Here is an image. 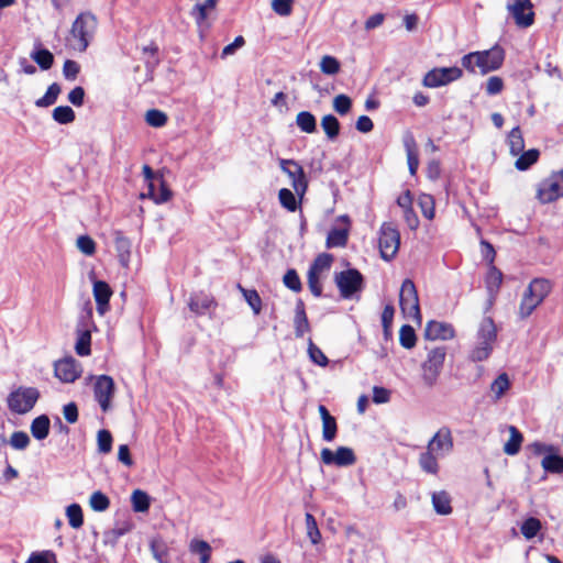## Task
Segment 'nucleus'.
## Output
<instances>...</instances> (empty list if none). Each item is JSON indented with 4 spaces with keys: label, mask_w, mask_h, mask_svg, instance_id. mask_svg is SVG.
<instances>
[{
    "label": "nucleus",
    "mask_w": 563,
    "mask_h": 563,
    "mask_svg": "<svg viewBox=\"0 0 563 563\" xmlns=\"http://www.w3.org/2000/svg\"><path fill=\"white\" fill-rule=\"evenodd\" d=\"M98 21L93 13L81 12L71 24L70 41L74 49L85 52L95 36Z\"/></svg>",
    "instance_id": "1"
},
{
    "label": "nucleus",
    "mask_w": 563,
    "mask_h": 563,
    "mask_svg": "<svg viewBox=\"0 0 563 563\" xmlns=\"http://www.w3.org/2000/svg\"><path fill=\"white\" fill-rule=\"evenodd\" d=\"M446 356L445 346H435L428 350L426 361L421 364L422 382L428 387H433L442 372Z\"/></svg>",
    "instance_id": "2"
},
{
    "label": "nucleus",
    "mask_w": 563,
    "mask_h": 563,
    "mask_svg": "<svg viewBox=\"0 0 563 563\" xmlns=\"http://www.w3.org/2000/svg\"><path fill=\"white\" fill-rule=\"evenodd\" d=\"M400 245V232L391 222H384L379 229L378 247L380 257L390 262L398 253Z\"/></svg>",
    "instance_id": "3"
},
{
    "label": "nucleus",
    "mask_w": 563,
    "mask_h": 563,
    "mask_svg": "<svg viewBox=\"0 0 563 563\" xmlns=\"http://www.w3.org/2000/svg\"><path fill=\"white\" fill-rule=\"evenodd\" d=\"M334 282L344 299H351L361 292L365 286L364 276L356 268H347L334 276Z\"/></svg>",
    "instance_id": "4"
},
{
    "label": "nucleus",
    "mask_w": 563,
    "mask_h": 563,
    "mask_svg": "<svg viewBox=\"0 0 563 563\" xmlns=\"http://www.w3.org/2000/svg\"><path fill=\"white\" fill-rule=\"evenodd\" d=\"M563 197V168L554 170L543 179L537 189V199L542 203H551Z\"/></svg>",
    "instance_id": "5"
},
{
    "label": "nucleus",
    "mask_w": 563,
    "mask_h": 563,
    "mask_svg": "<svg viewBox=\"0 0 563 563\" xmlns=\"http://www.w3.org/2000/svg\"><path fill=\"white\" fill-rule=\"evenodd\" d=\"M38 398L40 391L36 388L19 387L9 394L8 408L14 413L24 415L33 409Z\"/></svg>",
    "instance_id": "6"
},
{
    "label": "nucleus",
    "mask_w": 563,
    "mask_h": 563,
    "mask_svg": "<svg viewBox=\"0 0 563 563\" xmlns=\"http://www.w3.org/2000/svg\"><path fill=\"white\" fill-rule=\"evenodd\" d=\"M279 167L289 177L297 196L303 199L308 190V179L302 166L295 159L279 158Z\"/></svg>",
    "instance_id": "7"
},
{
    "label": "nucleus",
    "mask_w": 563,
    "mask_h": 563,
    "mask_svg": "<svg viewBox=\"0 0 563 563\" xmlns=\"http://www.w3.org/2000/svg\"><path fill=\"white\" fill-rule=\"evenodd\" d=\"M399 306L405 314H410L418 321L421 320L417 288L409 278L402 282L399 292Z\"/></svg>",
    "instance_id": "8"
},
{
    "label": "nucleus",
    "mask_w": 563,
    "mask_h": 563,
    "mask_svg": "<svg viewBox=\"0 0 563 563\" xmlns=\"http://www.w3.org/2000/svg\"><path fill=\"white\" fill-rule=\"evenodd\" d=\"M462 76L463 70L457 66L433 68L424 75L422 84L428 88H438L449 85L460 79Z\"/></svg>",
    "instance_id": "9"
},
{
    "label": "nucleus",
    "mask_w": 563,
    "mask_h": 563,
    "mask_svg": "<svg viewBox=\"0 0 563 563\" xmlns=\"http://www.w3.org/2000/svg\"><path fill=\"white\" fill-rule=\"evenodd\" d=\"M93 396L103 412L111 409V400L115 393V384L111 376L102 374L95 377Z\"/></svg>",
    "instance_id": "10"
},
{
    "label": "nucleus",
    "mask_w": 563,
    "mask_h": 563,
    "mask_svg": "<svg viewBox=\"0 0 563 563\" xmlns=\"http://www.w3.org/2000/svg\"><path fill=\"white\" fill-rule=\"evenodd\" d=\"M504 59L505 51L499 45H495L490 49L477 52L476 66L481 69V74L485 75L499 69Z\"/></svg>",
    "instance_id": "11"
},
{
    "label": "nucleus",
    "mask_w": 563,
    "mask_h": 563,
    "mask_svg": "<svg viewBox=\"0 0 563 563\" xmlns=\"http://www.w3.org/2000/svg\"><path fill=\"white\" fill-rule=\"evenodd\" d=\"M321 461L325 465L344 467L353 465L356 462V456L354 451L347 446H339L335 452L324 448L321 450Z\"/></svg>",
    "instance_id": "12"
},
{
    "label": "nucleus",
    "mask_w": 563,
    "mask_h": 563,
    "mask_svg": "<svg viewBox=\"0 0 563 563\" xmlns=\"http://www.w3.org/2000/svg\"><path fill=\"white\" fill-rule=\"evenodd\" d=\"M54 373L63 383H74L79 378L81 368L79 363L73 356H68L55 362Z\"/></svg>",
    "instance_id": "13"
},
{
    "label": "nucleus",
    "mask_w": 563,
    "mask_h": 563,
    "mask_svg": "<svg viewBox=\"0 0 563 563\" xmlns=\"http://www.w3.org/2000/svg\"><path fill=\"white\" fill-rule=\"evenodd\" d=\"M455 336V330L452 324L430 320L424 328V338L427 340H451Z\"/></svg>",
    "instance_id": "14"
},
{
    "label": "nucleus",
    "mask_w": 563,
    "mask_h": 563,
    "mask_svg": "<svg viewBox=\"0 0 563 563\" xmlns=\"http://www.w3.org/2000/svg\"><path fill=\"white\" fill-rule=\"evenodd\" d=\"M92 292L97 305V311L99 314L103 316L109 310L112 289L107 282L95 280Z\"/></svg>",
    "instance_id": "15"
},
{
    "label": "nucleus",
    "mask_w": 563,
    "mask_h": 563,
    "mask_svg": "<svg viewBox=\"0 0 563 563\" xmlns=\"http://www.w3.org/2000/svg\"><path fill=\"white\" fill-rule=\"evenodd\" d=\"M217 302L214 298L203 291L194 292L188 300V307L191 312L197 316L206 314L211 308H214Z\"/></svg>",
    "instance_id": "16"
},
{
    "label": "nucleus",
    "mask_w": 563,
    "mask_h": 563,
    "mask_svg": "<svg viewBox=\"0 0 563 563\" xmlns=\"http://www.w3.org/2000/svg\"><path fill=\"white\" fill-rule=\"evenodd\" d=\"M404 147L407 154V163L410 175H416L419 167L417 142L411 132H406L402 137Z\"/></svg>",
    "instance_id": "17"
},
{
    "label": "nucleus",
    "mask_w": 563,
    "mask_h": 563,
    "mask_svg": "<svg viewBox=\"0 0 563 563\" xmlns=\"http://www.w3.org/2000/svg\"><path fill=\"white\" fill-rule=\"evenodd\" d=\"M294 329L296 338H302L310 331V323L306 313V307L302 299L298 298L295 306Z\"/></svg>",
    "instance_id": "18"
},
{
    "label": "nucleus",
    "mask_w": 563,
    "mask_h": 563,
    "mask_svg": "<svg viewBox=\"0 0 563 563\" xmlns=\"http://www.w3.org/2000/svg\"><path fill=\"white\" fill-rule=\"evenodd\" d=\"M430 451L450 452L453 449V439L448 428L440 429L429 441Z\"/></svg>",
    "instance_id": "19"
},
{
    "label": "nucleus",
    "mask_w": 563,
    "mask_h": 563,
    "mask_svg": "<svg viewBox=\"0 0 563 563\" xmlns=\"http://www.w3.org/2000/svg\"><path fill=\"white\" fill-rule=\"evenodd\" d=\"M478 342L488 343V345H494L497 339V328L494 323V320L490 317H485L478 328L477 331Z\"/></svg>",
    "instance_id": "20"
},
{
    "label": "nucleus",
    "mask_w": 563,
    "mask_h": 563,
    "mask_svg": "<svg viewBox=\"0 0 563 563\" xmlns=\"http://www.w3.org/2000/svg\"><path fill=\"white\" fill-rule=\"evenodd\" d=\"M77 340L75 351L79 356L91 354V332L89 328H76Z\"/></svg>",
    "instance_id": "21"
},
{
    "label": "nucleus",
    "mask_w": 563,
    "mask_h": 563,
    "mask_svg": "<svg viewBox=\"0 0 563 563\" xmlns=\"http://www.w3.org/2000/svg\"><path fill=\"white\" fill-rule=\"evenodd\" d=\"M30 56L42 70H48L54 64L53 53L43 47L41 43L35 45Z\"/></svg>",
    "instance_id": "22"
},
{
    "label": "nucleus",
    "mask_w": 563,
    "mask_h": 563,
    "mask_svg": "<svg viewBox=\"0 0 563 563\" xmlns=\"http://www.w3.org/2000/svg\"><path fill=\"white\" fill-rule=\"evenodd\" d=\"M350 228H332L328 232L325 245L328 249L344 247L349 241Z\"/></svg>",
    "instance_id": "23"
},
{
    "label": "nucleus",
    "mask_w": 563,
    "mask_h": 563,
    "mask_svg": "<svg viewBox=\"0 0 563 563\" xmlns=\"http://www.w3.org/2000/svg\"><path fill=\"white\" fill-rule=\"evenodd\" d=\"M51 421L46 415H41L33 419L31 423V433L36 440H44L49 434Z\"/></svg>",
    "instance_id": "24"
},
{
    "label": "nucleus",
    "mask_w": 563,
    "mask_h": 563,
    "mask_svg": "<svg viewBox=\"0 0 563 563\" xmlns=\"http://www.w3.org/2000/svg\"><path fill=\"white\" fill-rule=\"evenodd\" d=\"M432 505L438 515L446 516L452 512L451 497L445 490L432 494Z\"/></svg>",
    "instance_id": "25"
},
{
    "label": "nucleus",
    "mask_w": 563,
    "mask_h": 563,
    "mask_svg": "<svg viewBox=\"0 0 563 563\" xmlns=\"http://www.w3.org/2000/svg\"><path fill=\"white\" fill-rule=\"evenodd\" d=\"M278 200L283 208L289 212H295L299 209L302 199H300L296 192H292L288 188H282L278 191Z\"/></svg>",
    "instance_id": "26"
},
{
    "label": "nucleus",
    "mask_w": 563,
    "mask_h": 563,
    "mask_svg": "<svg viewBox=\"0 0 563 563\" xmlns=\"http://www.w3.org/2000/svg\"><path fill=\"white\" fill-rule=\"evenodd\" d=\"M541 465L543 470L552 474L563 473V456L559 455L555 451H550L542 459Z\"/></svg>",
    "instance_id": "27"
},
{
    "label": "nucleus",
    "mask_w": 563,
    "mask_h": 563,
    "mask_svg": "<svg viewBox=\"0 0 563 563\" xmlns=\"http://www.w3.org/2000/svg\"><path fill=\"white\" fill-rule=\"evenodd\" d=\"M507 9L511 13L512 18L516 21V24L521 27H529L534 22V12L532 10H529L527 13H525V10H527L523 7L516 5H507Z\"/></svg>",
    "instance_id": "28"
},
{
    "label": "nucleus",
    "mask_w": 563,
    "mask_h": 563,
    "mask_svg": "<svg viewBox=\"0 0 563 563\" xmlns=\"http://www.w3.org/2000/svg\"><path fill=\"white\" fill-rule=\"evenodd\" d=\"M527 290H529L532 297L542 302L551 291V283L545 278H534L529 284Z\"/></svg>",
    "instance_id": "29"
},
{
    "label": "nucleus",
    "mask_w": 563,
    "mask_h": 563,
    "mask_svg": "<svg viewBox=\"0 0 563 563\" xmlns=\"http://www.w3.org/2000/svg\"><path fill=\"white\" fill-rule=\"evenodd\" d=\"M509 440L504 445V452L508 455H516L521 448L523 435L515 426L509 427Z\"/></svg>",
    "instance_id": "30"
},
{
    "label": "nucleus",
    "mask_w": 563,
    "mask_h": 563,
    "mask_svg": "<svg viewBox=\"0 0 563 563\" xmlns=\"http://www.w3.org/2000/svg\"><path fill=\"white\" fill-rule=\"evenodd\" d=\"M296 124L301 132L308 134L317 132V119L310 111H300L296 117Z\"/></svg>",
    "instance_id": "31"
},
{
    "label": "nucleus",
    "mask_w": 563,
    "mask_h": 563,
    "mask_svg": "<svg viewBox=\"0 0 563 563\" xmlns=\"http://www.w3.org/2000/svg\"><path fill=\"white\" fill-rule=\"evenodd\" d=\"M539 156L540 152L537 148H530L526 152L522 151L515 163V167L521 172L528 170L538 162Z\"/></svg>",
    "instance_id": "32"
},
{
    "label": "nucleus",
    "mask_w": 563,
    "mask_h": 563,
    "mask_svg": "<svg viewBox=\"0 0 563 563\" xmlns=\"http://www.w3.org/2000/svg\"><path fill=\"white\" fill-rule=\"evenodd\" d=\"M62 92V87L57 82H53L48 86L46 92L43 97L35 100V106L37 108H47L49 106H53Z\"/></svg>",
    "instance_id": "33"
},
{
    "label": "nucleus",
    "mask_w": 563,
    "mask_h": 563,
    "mask_svg": "<svg viewBox=\"0 0 563 563\" xmlns=\"http://www.w3.org/2000/svg\"><path fill=\"white\" fill-rule=\"evenodd\" d=\"M321 128L329 140H334L340 134L341 124L333 114H325L321 120Z\"/></svg>",
    "instance_id": "34"
},
{
    "label": "nucleus",
    "mask_w": 563,
    "mask_h": 563,
    "mask_svg": "<svg viewBox=\"0 0 563 563\" xmlns=\"http://www.w3.org/2000/svg\"><path fill=\"white\" fill-rule=\"evenodd\" d=\"M132 508L135 512H145L150 509L151 498L147 493L135 489L131 496Z\"/></svg>",
    "instance_id": "35"
},
{
    "label": "nucleus",
    "mask_w": 563,
    "mask_h": 563,
    "mask_svg": "<svg viewBox=\"0 0 563 563\" xmlns=\"http://www.w3.org/2000/svg\"><path fill=\"white\" fill-rule=\"evenodd\" d=\"M433 452L434 451L428 449L426 452L421 453L419 456V465L426 473L435 475L439 472V464Z\"/></svg>",
    "instance_id": "36"
},
{
    "label": "nucleus",
    "mask_w": 563,
    "mask_h": 563,
    "mask_svg": "<svg viewBox=\"0 0 563 563\" xmlns=\"http://www.w3.org/2000/svg\"><path fill=\"white\" fill-rule=\"evenodd\" d=\"M541 303V301H539L536 297H532V295L529 294V290H526L519 306L520 318H528L534 311V309Z\"/></svg>",
    "instance_id": "37"
},
{
    "label": "nucleus",
    "mask_w": 563,
    "mask_h": 563,
    "mask_svg": "<svg viewBox=\"0 0 563 563\" xmlns=\"http://www.w3.org/2000/svg\"><path fill=\"white\" fill-rule=\"evenodd\" d=\"M510 153L514 156L519 155L525 148V140L519 126H515L508 134Z\"/></svg>",
    "instance_id": "38"
},
{
    "label": "nucleus",
    "mask_w": 563,
    "mask_h": 563,
    "mask_svg": "<svg viewBox=\"0 0 563 563\" xmlns=\"http://www.w3.org/2000/svg\"><path fill=\"white\" fill-rule=\"evenodd\" d=\"M189 549L192 553L200 555V563H208L211 556V547L207 541L194 539L190 542Z\"/></svg>",
    "instance_id": "39"
},
{
    "label": "nucleus",
    "mask_w": 563,
    "mask_h": 563,
    "mask_svg": "<svg viewBox=\"0 0 563 563\" xmlns=\"http://www.w3.org/2000/svg\"><path fill=\"white\" fill-rule=\"evenodd\" d=\"M542 529V523L541 521L536 518V517H529L527 518L521 527H520V531L522 533V536L527 539V540H531L533 539L534 537H537V534L540 532V530Z\"/></svg>",
    "instance_id": "40"
},
{
    "label": "nucleus",
    "mask_w": 563,
    "mask_h": 563,
    "mask_svg": "<svg viewBox=\"0 0 563 563\" xmlns=\"http://www.w3.org/2000/svg\"><path fill=\"white\" fill-rule=\"evenodd\" d=\"M52 117L59 124H69L75 121V111L69 106H58L53 110Z\"/></svg>",
    "instance_id": "41"
},
{
    "label": "nucleus",
    "mask_w": 563,
    "mask_h": 563,
    "mask_svg": "<svg viewBox=\"0 0 563 563\" xmlns=\"http://www.w3.org/2000/svg\"><path fill=\"white\" fill-rule=\"evenodd\" d=\"M68 523L74 529H79L84 525V514L79 504H70L66 508Z\"/></svg>",
    "instance_id": "42"
},
{
    "label": "nucleus",
    "mask_w": 563,
    "mask_h": 563,
    "mask_svg": "<svg viewBox=\"0 0 563 563\" xmlns=\"http://www.w3.org/2000/svg\"><path fill=\"white\" fill-rule=\"evenodd\" d=\"M150 549H151V552H152L154 559L158 563H170L169 552H168V549H167L166 544L164 543V541L152 540L150 543Z\"/></svg>",
    "instance_id": "43"
},
{
    "label": "nucleus",
    "mask_w": 563,
    "mask_h": 563,
    "mask_svg": "<svg viewBox=\"0 0 563 563\" xmlns=\"http://www.w3.org/2000/svg\"><path fill=\"white\" fill-rule=\"evenodd\" d=\"M510 388V380L506 373H501L490 384V390L494 393V399L498 400Z\"/></svg>",
    "instance_id": "44"
},
{
    "label": "nucleus",
    "mask_w": 563,
    "mask_h": 563,
    "mask_svg": "<svg viewBox=\"0 0 563 563\" xmlns=\"http://www.w3.org/2000/svg\"><path fill=\"white\" fill-rule=\"evenodd\" d=\"M503 283V273L495 265H490L486 276V287L490 294L496 292Z\"/></svg>",
    "instance_id": "45"
},
{
    "label": "nucleus",
    "mask_w": 563,
    "mask_h": 563,
    "mask_svg": "<svg viewBox=\"0 0 563 563\" xmlns=\"http://www.w3.org/2000/svg\"><path fill=\"white\" fill-rule=\"evenodd\" d=\"M417 335L410 324H404L399 331V343L405 349H412L416 345Z\"/></svg>",
    "instance_id": "46"
},
{
    "label": "nucleus",
    "mask_w": 563,
    "mask_h": 563,
    "mask_svg": "<svg viewBox=\"0 0 563 563\" xmlns=\"http://www.w3.org/2000/svg\"><path fill=\"white\" fill-rule=\"evenodd\" d=\"M113 438L109 430L101 429L97 433V445L99 453L108 454L112 450Z\"/></svg>",
    "instance_id": "47"
},
{
    "label": "nucleus",
    "mask_w": 563,
    "mask_h": 563,
    "mask_svg": "<svg viewBox=\"0 0 563 563\" xmlns=\"http://www.w3.org/2000/svg\"><path fill=\"white\" fill-rule=\"evenodd\" d=\"M284 285L294 292L302 290L300 277L295 268H289L283 277Z\"/></svg>",
    "instance_id": "48"
},
{
    "label": "nucleus",
    "mask_w": 563,
    "mask_h": 563,
    "mask_svg": "<svg viewBox=\"0 0 563 563\" xmlns=\"http://www.w3.org/2000/svg\"><path fill=\"white\" fill-rule=\"evenodd\" d=\"M333 262V255L330 253H321L317 255L313 262L310 264L308 269L320 274L322 271L329 269Z\"/></svg>",
    "instance_id": "49"
},
{
    "label": "nucleus",
    "mask_w": 563,
    "mask_h": 563,
    "mask_svg": "<svg viewBox=\"0 0 563 563\" xmlns=\"http://www.w3.org/2000/svg\"><path fill=\"white\" fill-rule=\"evenodd\" d=\"M89 503L90 507L98 512L106 511L110 506L109 497L100 490L92 493Z\"/></svg>",
    "instance_id": "50"
},
{
    "label": "nucleus",
    "mask_w": 563,
    "mask_h": 563,
    "mask_svg": "<svg viewBox=\"0 0 563 563\" xmlns=\"http://www.w3.org/2000/svg\"><path fill=\"white\" fill-rule=\"evenodd\" d=\"M167 120L166 113L158 109H150L145 114L146 123L153 128L164 126Z\"/></svg>",
    "instance_id": "51"
},
{
    "label": "nucleus",
    "mask_w": 563,
    "mask_h": 563,
    "mask_svg": "<svg viewBox=\"0 0 563 563\" xmlns=\"http://www.w3.org/2000/svg\"><path fill=\"white\" fill-rule=\"evenodd\" d=\"M239 287L243 292L245 301L252 308L253 312L255 314H260V312L262 310V299H261L258 292L255 289H244L241 286H239Z\"/></svg>",
    "instance_id": "52"
},
{
    "label": "nucleus",
    "mask_w": 563,
    "mask_h": 563,
    "mask_svg": "<svg viewBox=\"0 0 563 563\" xmlns=\"http://www.w3.org/2000/svg\"><path fill=\"white\" fill-rule=\"evenodd\" d=\"M418 205L427 219L431 220L434 218V199L431 195L421 194L418 199Z\"/></svg>",
    "instance_id": "53"
},
{
    "label": "nucleus",
    "mask_w": 563,
    "mask_h": 563,
    "mask_svg": "<svg viewBox=\"0 0 563 563\" xmlns=\"http://www.w3.org/2000/svg\"><path fill=\"white\" fill-rule=\"evenodd\" d=\"M492 352V345H488V343L478 342V344L471 351L470 360L473 362H483L489 357Z\"/></svg>",
    "instance_id": "54"
},
{
    "label": "nucleus",
    "mask_w": 563,
    "mask_h": 563,
    "mask_svg": "<svg viewBox=\"0 0 563 563\" xmlns=\"http://www.w3.org/2000/svg\"><path fill=\"white\" fill-rule=\"evenodd\" d=\"M308 354L309 358L312 363L319 365V366H327L329 363L328 357L324 355V353L319 349L310 339L309 345H308Z\"/></svg>",
    "instance_id": "55"
},
{
    "label": "nucleus",
    "mask_w": 563,
    "mask_h": 563,
    "mask_svg": "<svg viewBox=\"0 0 563 563\" xmlns=\"http://www.w3.org/2000/svg\"><path fill=\"white\" fill-rule=\"evenodd\" d=\"M130 530L129 527H118L110 529L108 531H104L103 533V542L104 544H109L112 548H114L118 544V541L121 537H123L125 533H128Z\"/></svg>",
    "instance_id": "56"
},
{
    "label": "nucleus",
    "mask_w": 563,
    "mask_h": 563,
    "mask_svg": "<svg viewBox=\"0 0 563 563\" xmlns=\"http://www.w3.org/2000/svg\"><path fill=\"white\" fill-rule=\"evenodd\" d=\"M306 526H307V534L312 544L319 543L321 539V533L319 531L316 518L310 514H306Z\"/></svg>",
    "instance_id": "57"
},
{
    "label": "nucleus",
    "mask_w": 563,
    "mask_h": 563,
    "mask_svg": "<svg viewBox=\"0 0 563 563\" xmlns=\"http://www.w3.org/2000/svg\"><path fill=\"white\" fill-rule=\"evenodd\" d=\"M352 108V99L344 93L338 95L333 99V109L335 112H338L340 115H345L350 112Z\"/></svg>",
    "instance_id": "58"
},
{
    "label": "nucleus",
    "mask_w": 563,
    "mask_h": 563,
    "mask_svg": "<svg viewBox=\"0 0 563 563\" xmlns=\"http://www.w3.org/2000/svg\"><path fill=\"white\" fill-rule=\"evenodd\" d=\"M338 433L336 419L332 416L331 418L322 421V438L327 442H331L335 439Z\"/></svg>",
    "instance_id": "59"
},
{
    "label": "nucleus",
    "mask_w": 563,
    "mask_h": 563,
    "mask_svg": "<svg viewBox=\"0 0 563 563\" xmlns=\"http://www.w3.org/2000/svg\"><path fill=\"white\" fill-rule=\"evenodd\" d=\"M157 184L159 188L158 190H156L157 194L156 197L154 198V202L156 205H162L167 202L172 198L173 192L163 176H159Z\"/></svg>",
    "instance_id": "60"
},
{
    "label": "nucleus",
    "mask_w": 563,
    "mask_h": 563,
    "mask_svg": "<svg viewBox=\"0 0 563 563\" xmlns=\"http://www.w3.org/2000/svg\"><path fill=\"white\" fill-rule=\"evenodd\" d=\"M320 69L325 75H335L340 71V62L333 56L325 55L320 62Z\"/></svg>",
    "instance_id": "61"
},
{
    "label": "nucleus",
    "mask_w": 563,
    "mask_h": 563,
    "mask_svg": "<svg viewBox=\"0 0 563 563\" xmlns=\"http://www.w3.org/2000/svg\"><path fill=\"white\" fill-rule=\"evenodd\" d=\"M26 563H57L56 554L51 550L33 552Z\"/></svg>",
    "instance_id": "62"
},
{
    "label": "nucleus",
    "mask_w": 563,
    "mask_h": 563,
    "mask_svg": "<svg viewBox=\"0 0 563 563\" xmlns=\"http://www.w3.org/2000/svg\"><path fill=\"white\" fill-rule=\"evenodd\" d=\"M30 444V437L24 431H14L10 438V445L15 450H25Z\"/></svg>",
    "instance_id": "63"
},
{
    "label": "nucleus",
    "mask_w": 563,
    "mask_h": 563,
    "mask_svg": "<svg viewBox=\"0 0 563 563\" xmlns=\"http://www.w3.org/2000/svg\"><path fill=\"white\" fill-rule=\"evenodd\" d=\"M307 279H308V287H309L311 294L314 297H321L322 296V285L320 283V274H317L316 272L308 269Z\"/></svg>",
    "instance_id": "64"
}]
</instances>
